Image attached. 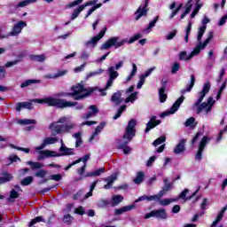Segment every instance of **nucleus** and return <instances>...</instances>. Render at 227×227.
<instances>
[{
	"label": "nucleus",
	"mask_w": 227,
	"mask_h": 227,
	"mask_svg": "<svg viewBox=\"0 0 227 227\" xmlns=\"http://www.w3.org/2000/svg\"><path fill=\"white\" fill-rule=\"evenodd\" d=\"M35 104H47L48 107H56L57 109H67V107H75L76 111H82L84 105L79 104L77 101H68L63 98L47 97L44 98L31 99L30 102H19L16 106V111L20 113L22 109H28L31 111L35 109Z\"/></svg>",
	"instance_id": "f257e3e1"
},
{
	"label": "nucleus",
	"mask_w": 227,
	"mask_h": 227,
	"mask_svg": "<svg viewBox=\"0 0 227 227\" xmlns=\"http://www.w3.org/2000/svg\"><path fill=\"white\" fill-rule=\"evenodd\" d=\"M136 125H137V121H136V119H130L128 121V125L126 126L125 132L122 136L124 141L121 143V140H117V143H119L117 150H123L124 155H129V153L132 152V148L129 146V143L136 137Z\"/></svg>",
	"instance_id": "f03ea898"
},
{
	"label": "nucleus",
	"mask_w": 227,
	"mask_h": 227,
	"mask_svg": "<svg viewBox=\"0 0 227 227\" xmlns=\"http://www.w3.org/2000/svg\"><path fill=\"white\" fill-rule=\"evenodd\" d=\"M72 92H64L59 94V97H72L74 100H84L88 98L90 95H92L94 91L98 90V87L84 88V84L82 82L76 83L71 87Z\"/></svg>",
	"instance_id": "7ed1b4c3"
},
{
	"label": "nucleus",
	"mask_w": 227,
	"mask_h": 227,
	"mask_svg": "<svg viewBox=\"0 0 227 227\" xmlns=\"http://www.w3.org/2000/svg\"><path fill=\"white\" fill-rule=\"evenodd\" d=\"M143 35L141 34H136L135 35H133L132 37H130L129 40L127 39H122L120 42H118L120 40L119 36H114L109 38L106 42H105L101 46H100V50L101 51H107V49H111V47H114L115 49H120V47H123V45H125V43H134V42H137V40H139V38H142Z\"/></svg>",
	"instance_id": "20e7f679"
},
{
	"label": "nucleus",
	"mask_w": 227,
	"mask_h": 227,
	"mask_svg": "<svg viewBox=\"0 0 227 227\" xmlns=\"http://www.w3.org/2000/svg\"><path fill=\"white\" fill-rule=\"evenodd\" d=\"M74 129L73 125L68 124H58V122H51L50 124V129L51 130V136H58V134H62L70 132Z\"/></svg>",
	"instance_id": "39448f33"
},
{
	"label": "nucleus",
	"mask_w": 227,
	"mask_h": 227,
	"mask_svg": "<svg viewBox=\"0 0 227 227\" xmlns=\"http://www.w3.org/2000/svg\"><path fill=\"white\" fill-rule=\"evenodd\" d=\"M185 100V97L181 96L179 98L176 100V102L172 105L169 111H166L160 114V118H164L166 116H169V114H175L178 109H180V106L182 104H184V101Z\"/></svg>",
	"instance_id": "423d86ee"
},
{
	"label": "nucleus",
	"mask_w": 227,
	"mask_h": 227,
	"mask_svg": "<svg viewBox=\"0 0 227 227\" xmlns=\"http://www.w3.org/2000/svg\"><path fill=\"white\" fill-rule=\"evenodd\" d=\"M108 75L109 79L106 82V85L104 89L99 90V91H107V89L113 86V82H114V80L118 77V75H120V74L114 69V67H108Z\"/></svg>",
	"instance_id": "0eeeda50"
},
{
	"label": "nucleus",
	"mask_w": 227,
	"mask_h": 227,
	"mask_svg": "<svg viewBox=\"0 0 227 227\" xmlns=\"http://www.w3.org/2000/svg\"><path fill=\"white\" fill-rule=\"evenodd\" d=\"M215 104L214 98L209 97L207 102L201 103L200 107L197 108V114H200L203 112V109H206V114L212 113V107Z\"/></svg>",
	"instance_id": "6e6552de"
},
{
	"label": "nucleus",
	"mask_w": 227,
	"mask_h": 227,
	"mask_svg": "<svg viewBox=\"0 0 227 227\" xmlns=\"http://www.w3.org/2000/svg\"><path fill=\"white\" fill-rule=\"evenodd\" d=\"M150 217H156V219H168V212H166V209L164 208L155 209L145 215V219H150Z\"/></svg>",
	"instance_id": "1a4fd4ad"
},
{
	"label": "nucleus",
	"mask_w": 227,
	"mask_h": 227,
	"mask_svg": "<svg viewBox=\"0 0 227 227\" xmlns=\"http://www.w3.org/2000/svg\"><path fill=\"white\" fill-rule=\"evenodd\" d=\"M106 31H107V27H105L104 29H102L98 35L92 37L90 40L86 42V45H92V47H96L97 43L99 40H102L104 36L106 35Z\"/></svg>",
	"instance_id": "9d476101"
},
{
	"label": "nucleus",
	"mask_w": 227,
	"mask_h": 227,
	"mask_svg": "<svg viewBox=\"0 0 227 227\" xmlns=\"http://www.w3.org/2000/svg\"><path fill=\"white\" fill-rule=\"evenodd\" d=\"M164 186L161 188V190L158 192V194H155L157 196V201L166 194V192H168V191H171L173 189V183H168V179H163Z\"/></svg>",
	"instance_id": "9b49d317"
},
{
	"label": "nucleus",
	"mask_w": 227,
	"mask_h": 227,
	"mask_svg": "<svg viewBox=\"0 0 227 227\" xmlns=\"http://www.w3.org/2000/svg\"><path fill=\"white\" fill-rule=\"evenodd\" d=\"M150 0H145V5H140L137 10L135 12V20H139L141 17H146V14L148 13V9L146 7L148 6V3Z\"/></svg>",
	"instance_id": "f8f14e48"
},
{
	"label": "nucleus",
	"mask_w": 227,
	"mask_h": 227,
	"mask_svg": "<svg viewBox=\"0 0 227 227\" xmlns=\"http://www.w3.org/2000/svg\"><path fill=\"white\" fill-rule=\"evenodd\" d=\"M27 25L26 21H19L13 26L12 30L9 33V36H17Z\"/></svg>",
	"instance_id": "ddd939ff"
},
{
	"label": "nucleus",
	"mask_w": 227,
	"mask_h": 227,
	"mask_svg": "<svg viewBox=\"0 0 227 227\" xmlns=\"http://www.w3.org/2000/svg\"><path fill=\"white\" fill-rule=\"evenodd\" d=\"M161 121L160 120H157V116L153 115L150 118V121L147 122L146 124V128H145V134L150 132V130H152V129H155V127H157L158 125H160Z\"/></svg>",
	"instance_id": "4468645a"
},
{
	"label": "nucleus",
	"mask_w": 227,
	"mask_h": 227,
	"mask_svg": "<svg viewBox=\"0 0 227 227\" xmlns=\"http://www.w3.org/2000/svg\"><path fill=\"white\" fill-rule=\"evenodd\" d=\"M123 94V90H118L117 92L114 93L111 97V101L115 104V106H120L122 102L125 101V98H121Z\"/></svg>",
	"instance_id": "2eb2a0df"
},
{
	"label": "nucleus",
	"mask_w": 227,
	"mask_h": 227,
	"mask_svg": "<svg viewBox=\"0 0 227 227\" xmlns=\"http://www.w3.org/2000/svg\"><path fill=\"white\" fill-rule=\"evenodd\" d=\"M12 180H13V176L10 174V172L3 170L0 173V185L3 184H8V182H12Z\"/></svg>",
	"instance_id": "dca6fc26"
},
{
	"label": "nucleus",
	"mask_w": 227,
	"mask_h": 227,
	"mask_svg": "<svg viewBox=\"0 0 227 227\" xmlns=\"http://www.w3.org/2000/svg\"><path fill=\"white\" fill-rule=\"evenodd\" d=\"M207 45H205V43H199L197 46L193 49V51L191 52V54L188 55L187 59H192L194 56H198L200 52H201V49H205Z\"/></svg>",
	"instance_id": "f3484780"
},
{
	"label": "nucleus",
	"mask_w": 227,
	"mask_h": 227,
	"mask_svg": "<svg viewBox=\"0 0 227 227\" xmlns=\"http://www.w3.org/2000/svg\"><path fill=\"white\" fill-rule=\"evenodd\" d=\"M185 143H187V140L183 138L180 143L176 145L174 149V153H176V155H180V153L185 152Z\"/></svg>",
	"instance_id": "a211bd4d"
},
{
	"label": "nucleus",
	"mask_w": 227,
	"mask_h": 227,
	"mask_svg": "<svg viewBox=\"0 0 227 227\" xmlns=\"http://www.w3.org/2000/svg\"><path fill=\"white\" fill-rule=\"evenodd\" d=\"M194 84H196V76H194V74H191L190 83L186 86L185 89L181 90V95H185V93L191 91V90L194 88Z\"/></svg>",
	"instance_id": "6ab92c4d"
},
{
	"label": "nucleus",
	"mask_w": 227,
	"mask_h": 227,
	"mask_svg": "<svg viewBox=\"0 0 227 227\" xmlns=\"http://www.w3.org/2000/svg\"><path fill=\"white\" fill-rule=\"evenodd\" d=\"M134 208H136V205L131 204V205H128V206H124L121 208L115 209V215H121V214L125 213V212H130V210H134Z\"/></svg>",
	"instance_id": "aec40b11"
},
{
	"label": "nucleus",
	"mask_w": 227,
	"mask_h": 227,
	"mask_svg": "<svg viewBox=\"0 0 227 227\" xmlns=\"http://www.w3.org/2000/svg\"><path fill=\"white\" fill-rule=\"evenodd\" d=\"M72 150L74 149L66 147L65 144L63 143V140H61V146L59 148V152L63 153L60 154V157H65L67 155H74V153L72 152Z\"/></svg>",
	"instance_id": "412c9836"
},
{
	"label": "nucleus",
	"mask_w": 227,
	"mask_h": 227,
	"mask_svg": "<svg viewBox=\"0 0 227 227\" xmlns=\"http://www.w3.org/2000/svg\"><path fill=\"white\" fill-rule=\"evenodd\" d=\"M18 59H14L12 61H8L4 64L5 68H12L14 65H19L22 59H24V54H20L17 56Z\"/></svg>",
	"instance_id": "4be33fe9"
},
{
	"label": "nucleus",
	"mask_w": 227,
	"mask_h": 227,
	"mask_svg": "<svg viewBox=\"0 0 227 227\" xmlns=\"http://www.w3.org/2000/svg\"><path fill=\"white\" fill-rule=\"evenodd\" d=\"M44 157H60V154L54 151H41L39 159H43Z\"/></svg>",
	"instance_id": "5701e85b"
},
{
	"label": "nucleus",
	"mask_w": 227,
	"mask_h": 227,
	"mask_svg": "<svg viewBox=\"0 0 227 227\" xmlns=\"http://www.w3.org/2000/svg\"><path fill=\"white\" fill-rule=\"evenodd\" d=\"M139 201H157V196L156 195H143L138 197V199H137L135 200V203H139Z\"/></svg>",
	"instance_id": "b1692460"
},
{
	"label": "nucleus",
	"mask_w": 227,
	"mask_h": 227,
	"mask_svg": "<svg viewBox=\"0 0 227 227\" xmlns=\"http://www.w3.org/2000/svg\"><path fill=\"white\" fill-rule=\"evenodd\" d=\"M115 180H116V176H113L105 178L104 181L107 182V184L104 185V189H106V191L109 189H113V184H114Z\"/></svg>",
	"instance_id": "393cba45"
},
{
	"label": "nucleus",
	"mask_w": 227,
	"mask_h": 227,
	"mask_svg": "<svg viewBox=\"0 0 227 227\" xmlns=\"http://www.w3.org/2000/svg\"><path fill=\"white\" fill-rule=\"evenodd\" d=\"M123 201V196L121 195H114L112 197V201H111V207H118Z\"/></svg>",
	"instance_id": "a878e982"
},
{
	"label": "nucleus",
	"mask_w": 227,
	"mask_h": 227,
	"mask_svg": "<svg viewBox=\"0 0 227 227\" xmlns=\"http://www.w3.org/2000/svg\"><path fill=\"white\" fill-rule=\"evenodd\" d=\"M84 9L85 8L82 4L79 5L76 9H74L71 15V20H75V19H77V17L81 15V12H83Z\"/></svg>",
	"instance_id": "bb28decb"
},
{
	"label": "nucleus",
	"mask_w": 227,
	"mask_h": 227,
	"mask_svg": "<svg viewBox=\"0 0 227 227\" xmlns=\"http://www.w3.org/2000/svg\"><path fill=\"white\" fill-rule=\"evenodd\" d=\"M187 192H189V189L185 188L180 194H179V199L180 200H192V197L195 194H198V191H196L195 192H193L192 195H190L187 198Z\"/></svg>",
	"instance_id": "cd10ccee"
},
{
	"label": "nucleus",
	"mask_w": 227,
	"mask_h": 227,
	"mask_svg": "<svg viewBox=\"0 0 227 227\" xmlns=\"http://www.w3.org/2000/svg\"><path fill=\"white\" fill-rule=\"evenodd\" d=\"M41 81L40 80H36V79H28L26 80L25 82H23L20 84V88H27V86H31V84H38L40 83Z\"/></svg>",
	"instance_id": "c85d7f7f"
},
{
	"label": "nucleus",
	"mask_w": 227,
	"mask_h": 227,
	"mask_svg": "<svg viewBox=\"0 0 227 227\" xmlns=\"http://www.w3.org/2000/svg\"><path fill=\"white\" fill-rule=\"evenodd\" d=\"M144 180H145V172L139 171L137 173V176L134 178L133 182L137 184V185H139V184H143Z\"/></svg>",
	"instance_id": "c756f323"
},
{
	"label": "nucleus",
	"mask_w": 227,
	"mask_h": 227,
	"mask_svg": "<svg viewBox=\"0 0 227 227\" xmlns=\"http://www.w3.org/2000/svg\"><path fill=\"white\" fill-rule=\"evenodd\" d=\"M63 223L67 224V226L72 225V223H74V216L70 214L64 215L62 218Z\"/></svg>",
	"instance_id": "7c9ffc66"
},
{
	"label": "nucleus",
	"mask_w": 227,
	"mask_h": 227,
	"mask_svg": "<svg viewBox=\"0 0 227 227\" xmlns=\"http://www.w3.org/2000/svg\"><path fill=\"white\" fill-rule=\"evenodd\" d=\"M19 196H20L19 192H16L15 189H12L10 192V195H9V198L7 199V201L13 203V201H15V200H17Z\"/></svg>",
	"instance_id": "2f4dec72"
},
{
	"label": "nucleus",
	"mask_w": 227,
	"mask_h": 227,
	"mask_svg": "<svg viewBox=\"0 0 227 227\" xmlns=\"http://www.w3.org/2000/svg\"><path fill=\"white\" fill-rule=\"evenodd\" d=\"M206 31H207V26H202L199 28V32L197 35V42L199 43H201V38H203V35H205Z\"/></svg>",
	"instance_id": "473e14b6"
},
{
	"label": "nucleus",
	"mask_w": 227,
	"mask_h": 227,
	"mask_svg": "<svg viewBox=\"0 0 227 227\" xmlns=\"http://www.w3.org/2000/svg\"><path fill=\"white\" fill-rule=\"evenodd\" d=\"M101 173H106V168H100L93 172H89L86 176H100Z\"/></svg>",
	"instance_id": "72a5a7b5"
},
{
	"label": "nucleus",
	"mask_w": 227,
	"mask_h": 227,
	"mask_svg": "<svg viewBox=\"0 0 227 227\" xmlns=\"http://www.w3.org/2000/svg\"><path fill=\"white\" fill-rule=\"evenodd\" d=\"M159 97L160 104H164V102L168 100V94H166V90H164V89H159Z\"/></svg>",
	"instance_id": "f704fd0d"
},
{
	"label": "nucleus",
	"mask_w": 227,
	"mask_h": 227,
	"mask_svg": "<svg viewBox=\"0 0 227 227\" xmlns=\"http://www.w3.org/2000/svg\"><path fill=\"white\" fill-rule=\"evenodd\" d=\"M132 67L133 68H132L130 74L126 79L127 82H129V81H132V79H134V75H136V74H137V66L135 63H133Z\"/></svg>",
	"instance_id": "c9c22d12"
},
{
	"label": "nucleus",
	"mask_w": 227,
	"mask_h": 227,
	"mask_svg": "<svg viewBox=\"0 0 227 227\" xmlns=\"http://www.w3.org/2000/svg\"><path fill=\"white\" fill-rule=\"evenodd\" d=\"M32 61H38V63H43L45 61V55H30Z\"/></svg>",
	"instance_id": "e433bc0d"
},
{
	"label": "nucleus",
	"mask_w": 227,
	"mask_h": 227,
	"mask_svg": "<svg viewBox=\"0 0 227 227\" xmlns=\"http://www.w3.org/2000/svg\"><path fill=\"white\" fill-rule=\"evenodd\" d=\"M210 88H212V84L210 83V82L207 81L206 83H204L202 90L201 91H200V93L207 95L208 91H210Z\"/></svg>",
	"instance_id": "4c0bfd02"
},
{
	"label": "nucleus",
	"mask_w": 227,
	"mask_h": 227,
	"mask_svg": "<svg viewBox=\"0 0 227 227\" xmlns=\"http://www.w3.org/2000/svg\"><path fill=\"white\" fill-rule=\"evenodd\" d=\"M157 201H159L161 207H168V205H171V203H173V201H176V200L175 199H163V200L160 199Z\"/></svg>",
	"instance_id": "58836bf2"
},
{
	"label": "nucleus",
	"mask_w": 227,
	"mask_h": 227,
	"mask_svg": "<svg viewBox=\"0 0 227 227\" xmlns=\"http://www.w3.org/2000/svg\"><path fill=\"white\" fill-rule=\"evenodd\" d=\"M33 3H36V0H23L18 4L17 8H24L25 6H29V4Z\"/></svg>",
	"instance_id": "ea45409f"
},
{
	"label": "nucleus",
	"mask_w": 227,
	"mask_h": 227,
	"mask_svg": "<svg viewBox=\"0 0 227 227\" xmlns=\"http://www.w3.org/2000/svg\"><path fill=\"white\" fill-rule=\"evenodd\" d=\"M58 137H46L43 139V143H44L45 146H47V145H54L58 143Z\"/></svg>",
	"instance_id": "a19ab883"
},
{
	"label": "nucleus",
	"mask_w": 227,
	"mask_h": 227,
	"mask_svg": "<svg viewBox=\"0 0 227 227\" xmlns=\"http://www.w3.org/2000/svg\"><path fill=\"white\" fill-rule=\"evenodd\" d=\"M36 223H45V219H43L42 216H37L30 221L28 226L33 227L35 224H36Z\"/></svg>",
	"instance_id": "79ce46f5"
},
{
	"label": "nucleus",
	"mask_w": 227,
	"mask_h": 227,
	"mask_svg": "<svg viewBox=\"0 0 227 227\" xmlns=\"http://www.w3.org/2000/svg\"><path fill=\"white\" fill-rule=\"evenodd\" d=\"M28 166H31V169H42L43 164L40 162L27 161Z\"/></svg>",
	"instance_id": "37998d69"
},
{
	"label": "nucleus",
	"mask_w": 227,
	"mask_h": 227,
	"mask_svg": "<svg viewBox=\"0 0 227 227\" xmlns=\"http://www.w3.org/2000/svg\"><path fill=\"white\" fill-rule=\"evenodd\" d=\"M102 7V4H97L96 5H93L86 13L85 15V19H88V17H90V15H91L93 13V12H95V10H98V8Z\"/></svg>",
	"instance_id": "c03bdc74"
},
{
	"label": "nucleus",
	"mask_w": 227,
	"mask_h": 227,
	"mask_svg": "<svg viewBox=\"0 0 227 227\" xmlns=\"http://www.w3.org/2000/svg\"><path fill=\"white\" fill-rule=\"evenodd\" d=\"M162 143H166V136H161L154 140L153 142V146H159V145H162Z\"/></svg>",
	"instance_id": "a18cd8bd"
},
{
	"label": "nucleus",
	"mask_w": 227,
	"mask_h": 227,
	"mask_svg": "<svg viewBox=\"0 0 227 227\" xmlns=\"http://www.w3.org/2000/svg\"><path fill=\"white\" fill-rule=\"evenodd\" d=\"M106 125L107 123L106 121H103L99 125H98L95 129L94 136H97V134H100V132L104 130V127H106Z\"/></svg>",
	"instance_id": "49530a36"
},
{
	"label": "nucleus",
	"mask_w": 227,
	"mask_h": 227,
	"mask_svg": "<svg viewBox=\"0 0 227 227\" xmlns=\"http://www.w3.org/2000/svg\"><path fill=\"white\" fill-rule=\"evenodd\" d=\"M33 176H27L25 178H23L20 182L21 185H31V184H33Z\"/></svg>",
	"instance_id": "de8ad7c7"
},
{
	"label": "nucleus",
	"mask_w": 227,
	"mask_h": 227,
	"mask_svg": "<svg viewBox=\"0 0 227 227\" xmlns=\"http://www.w3.org/2000/svg\"><path fill=\"white\" fill-rule=\"evenodd\" d=\"M208 141H210L208 137H207V136L203 137L199 145V148L205 150V146H207V144L208 143Z\"/></svg>",
	"instance_id": "09e8293b"
},
{
	"label": "nucleus",
	"mask_w": 227,
	"mask_h": 227,
	"mask_svg": "<svg viewBox=\"0 0 227 227\" xmlns=\"http://www.w3.org/2000/svg\"><path fill=\"white\" fill-rule=\"evenodd\" d=\"M207 95L201 93V92H199V98L197 99V101L195 102L194 104V106L197 107H200V106H201V102H203V98H205Z\"/></svg>",
	"instance_id": "8fccbe9b"
},
{
	"label": "nucleus",
	"mask_w": 227,
	"mask_h": 227,
	"mask_svg": "<svg viewBox=\"0 0 227 227\" xmlns=\"http://www.w3.org/2000/svg\"><path fill=\"white\" fill-rule=\"evenodd\" d=\"M137 99V92L131 93L128 98H126L125 102L129 104V102H134V100Z\"/></svg>",
	"instance_id": "3c124183"
},
{
	"label": "nucleus",
	"mask_w": 227,
	"mask_h": 227,
	"mask_svg": "<svg viewBox=\"0 0 227 227\" xmlns=\"http://www.w3.org/2000/svg\"><path fill=\"white\" fill-rule=\"evenodd\" d=\"M47 175V170L40 168L37 172L35 173V176L37 178H43Z\"/></svg>",
	"instance_id": "603ef678"
},
{
	"label": "nucleus",
	"mask_w": 227,
	"mask_h": 227,
	"mask_svg": "<svg viewBox=\"0 0 227 227\" xmlns=\"http://www.w3.org/2000/svg\"><path fill=\"white\" fill-rule=\"evenodd\" d=\"M20 125H31L33 123H36V121L31 120V119H24V120H20L18 121Z\"/></svg>",
	"instance_id": "864d4df0"
},
{
	"label": "nucleus",
	"mask_w": 227,
	"mask_h": 227,
	"mask_svg": "<svg viewBox=\"0 0 227 227\" xmlns=\"http://www.w3.org/2000/svg\"><path fill=\"white\" fill-rule=\"evenodd\" d=\"M101 74H104V69L99 68L98 71L89 73L87 78L90 79V77H95V75H100Z\"/></svg>",
	"instance_id": "5fc2aeb1"
},
{
	"label": "nucleus",
	"mask_w": 227,
	"mask_h": 227,
	"mask_svg": "<svg viewBox=\"0 0 227 227\" xmlns=\"http://www.w3.org/2000/svg\"><path fill=\"white\" fill-rule=\"evenodd\" d=\"M50 180H54L55 182H61V180H63V176H61V174H53L50 176Z\"/></svg>",
	"instance_id": "6e6d98bb"
},
{
	"label": "nucleus",
	"mask_w": 227,
	"mask_h": 227,
	"mask_svg": "<svg viewBox=\"0 0 227 227\" xmlns=\"http://www.w3.org/2000/svg\"><path fill=\"white\" fill-rule=\"evenodd\" d=\"M201 136H203V133H201L200 131H198L196 133V135L193 137V138L191 141L192 146H194V145H196V142L200 139V137H201Z\"/></svg>",
	"instance_id": "4d7b16f0"
},
{
	"label": "nucleus",
	"mask_w": 227,
	"mask_h": 227,
	"mask_svg": "<svg viewBox=\"0 0 227 227\" xmlns=\"http://www.w3.org/2000/svg\"><path fill=\"white\" fill-rule=\"evenodd\" d=\"M177 33H178V30L176 29H174L171 32H168V34L166 36L167 40H173V38L176 36Z\"/></svg>",
	"instance_id": "13d9d810"
},
{
	"label": "nucleus",
	"mask_w": 227,
	"mask_h": 227,
	"mask_svg": "<svg viewBox=\"0 0 227 227\" xmlns=\"http://www.w3.org/2000/svg\"><path fill=\"white\" fill-rule=\"evenodd\" d=\"M203 150L205 149H201V148H198V152L195 154V160H201V159H203Z\"/></svg>",
	"instance_id": "bf43d9fd"
},
{
	"label": "nucleus",
	"mask_w": 227,
	"mask_h": 227,
	"mask_svg": "<svg viewBox=\"0 0 227 227\" xmlns=\"http://www.w3.org/2000/svg\"><path fill=\"white\" fill-rule=\"evenodd\" d=\"M180 70V63L174 62L172 65L171 74H176Z\"/></svg>",
	"instance_id": "052dcab7"
},
{
	"label": "nucleus",
	"mask_w": 227,
	"mask_h": 227,
	"mask_svg": "<svg viewBox=\"0 0 227 227\" xmlns=\"http://www.w3.org/2000/svg\"><path fill=\"white\" fill-rule=\"evenodd\" d=\"M159 21V16H156L154 20H151L147 26V29H152V27H155V24Z\"/></svg>",
	"instance_id": "680f3d73"
},
{
	"label": "nucleus",
	"mask_w": 227,
	"mask_h": 227,
	"mask_svg": "<svg viewBox=\"0 0 227 227\" xmlns=\"http://www.w3.org/2000/svg\"><path fill=\"white\" fill-rule=\"evenodd\" d=\"M194 121H196V119L194 117H190L184 122V126L185 127H192Z\"/></svg>",
	"instance_id": "e2e57ef3"
},
{
	"label": "nucleus",
	"mask_w": 227,
	"mask_h": 227,
	"mask_svg": "<svg viewBox=\"0 0 227 227\" xmlns=\"http://www.w3.org/2000/svg\"><path fill=\"white\" fill-rule=\"evenodd\" d=\"M111 205V201L109 200H104L102 199L100 201H99V206L102 207V208H106V207Z\"/></svg>",
	"instance_id": "0e129e2a"
},
{
	"label": "nucleus",
	"mask_w": 227,
	"mask_h": 227,
	"mask_svg": "<svg viewBox=\"0 0 227 227\" xmlns=\"http://www.w3.org/2000/svg\"><path fill=\"white\" fill-rule=\"evenodd\" d=\"M212 38H214V31H210L208 33L207 38L203 42L204 45H207L212 41Z\"/></svg>",
	"instance_id": "69168bd1"
},
{
	"label": "nucleus",
	"mask_w": 227,
	"mask_h": 227,
	"mask_svg": "<svg viewBox=\"0 0 227 227\" xmlns=\"http://www.w3.org/2000/svg\"><path fill=\"white\" fill-rule=\"evenodd\" d=\"M74 214H78V215H84L86 214V211L84 210V207L82 206L78 207V208H75Z\"/></svg>",
	"instance_id": "338daca9"
},
{
	"label": "nucleus",
	"mask_w": 227,
	"mask_h": 227,
	"mask_svg": "<svg viewBox=\"0 0 227 227\" xmlns=\"http://www.w3.org/2000/svg\"><path fill=\"white\" fill-rule=\"evenodd\" d=\"M82 160V159L80 158V159L73 161L72 163H70L69 165L65 167L64 170L68 171V169H70V168H72L73 166H75V164H79V162H81Z\"/></svg>",
	"instance_id": "774afa93"
}]
</instances>
